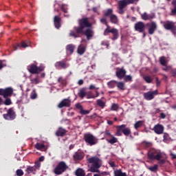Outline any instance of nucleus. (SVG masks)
<instances>
[{
    "label": "nucleus",
    "mask_w": 176,
    "mask_h": 176,
    "mask_svg": "<svg viewBox=\"0 0 176 176\" xmlns=\"http://www.w3.org/2000/svg\"><path fill=\"white\" fill-rule=\"evenodd\" d=\"M91 23L89 21V18L84 17L78 19V26L74 28V31L70 30L69 36L73 38H80V33L83 32L85 28H91Z\"/></svg>",
    "instance_id": "nucleus-1"
},
{
    "label": "nucleus",
    "mask_w": 176,
    "mask_h": 176,
    "mask_svg": "<svg viewBox=\"0 0 176 176\" xmlns=\"http://www.w3.org/2000/svg\"><path fill=\"white\" fill-rule=\"evenodd\" d=\"M88 162L91 164L90 167L91 173H100V168L102 165V161L98 157H91L88 159Z\"/></svg>",
    "instance_id": "nucleus-2"
},
{
    "label": "nucleus",
    "mask_w": 176,
    "mask_h": 176,
    "mask_svg": "<svg viewBox=\"0 0 176 176\" xmlns=\"http://www.w3.org/2000/svg\"><path fill=\"white\" fill-rule=\"evenodd\" d=\"M116 129L117 131L116 133V135L117 137H122V133L126 137H129V135H131V129L129 127L126 128V124L118 125L116 126Z\"/></svg>",
    "instance_id": "nucleus-3"
},
{
    "label": "nucleus",
    "mask_w": 176,
    "mask_h": 176,
    "mask_svg": "<svg viewBox=\"0 0 176 176\" xmlns=\"http://www.w3.org/2000/svg\"><path fill=\"white\" fill-rule=\"evenodd\" d=\"M68 170V165L65 162H60L54 169V173L56 175H61L63 173H65Z\"/></svg>",
    "instance_id": "nucleus-4"
},
{
    "label": "nucleus",
    "mask_w": 176,
    "mask_h": 176,
    "mask_svg": "<svg viewBox=\"0 0 176 176\" xmlns=\"http://www.w3.org/2000/svg\"><path fill=\"white\" fill-rule=\"evenodd\" d=\"M147 156L150 160H160L162 159V152L151 148L148 151Z\"/></svg>",
    "instance_id": "nucleus-5"
},
{
    "label": "nucleus",
    "mask_w": 176,
    "mask_h": 176,
    "mask_svg": "<svg viewBox=\"0 0 176 176\" xmlns=\"http://www.w3.org/2000/svg\"><path fill=\"white\" fill-rule=\"evenodd\" d=\"M84 140L87 144H89V145L93 146L96 145L98 142V139L97 138L94 137L91 133H86L84 135Z\"/></svg>",
    "instance_id": "nucleus-6"
},
{
    "label": "nucleus",
    "mask_w": 176,
    "mask_h": 176,
    "mask_svg": "<svg viewBox=\"0 0 176 176\" xmlns=\"http://www.w3.org/2000/svg\"><path fill=\"white\" fill-rule=\"evenodd\" d=\"M165 30H167V31H171L173 34H175L176 32V25L175 23L173 21H166L164 22H161Z\"/></svg>",
    "instance_id": "nucleus-7"
},
{
    "label": "nucleus",
    "mask_w": 176,
    "mask_h": 176,
    "mask_svg": "<svg viewBox=\"0 0 176 176\" xmlns=\"http://www.w3.org/2000/svg\"><path fill=\"white\" fill-rule=\"evenodd\" d=\"M16 116L17 115L16 114V111H14L13 108H10L7 111V113H4L3 115V119H5V120H14Z\"/></svg>",
    "instance_id": "nucleus-8"
},
{
    "label": "nucleus",
    "mask_w": 176,
    "mask_h": 176,
    "mask_svg": "<svg viewBox=\"0 0 176 176\" xmlns=\"http://www.w3.org/2000/svg\"><path fill=\"white\" fill-rule=\"evenodd\" d=\"M127 5H130L128 0H120L118 1V13L120 14H124V8H126Z\"/></svg>",
    "instance_id": "nucleus-9"
},
{
    "label": "nucleus",
    "mask_w": 176,
    "mask_h": 176,
    "mask_svg": "<svg viewBox=\"0 0 176 176\" xmlns=\"http://www.w3.org/2000/svg\"><path fill=\"white\" fill-rule=\"evenodd\" d=\"M109 33L113 34V38L112 40L113 41H116V39H118V38H119V32H118L117 29L113 28L111 30H109L108 28H106L104 30V35L107 36L108 35Z\"/></svg>",
    "instance_id": "nucleus-10"
},
{
    "label": "nucleus",
    "mask_w": 176,
    "mask_h": 176,
    "mask_svg": "<svg viewBox=\"0 0 176 176\" xmlns=\"http://www.w3.org/2000/svg\"><path fill=\"white\" fill-rule=\"evenodd\" d=\"M55 67L57 69H67L69 67V63H67L66 60L58 61L55 63Z\"/></svg>",
    "instance_id": "nucleus-11"
},
{
    "label": "nucleus",
    "mask_w": 176,
    "mask_h": 176,
    "mask_svg": "<svg viewBox=\"0 0 176 176\" xmlns=\"http://www.w3.org/2000/svg\"><path fill=\"white\" fill-rule=\"evenodd\" d=\"M135 31L138 32H144L145 31V23L142 21H139L135 24L134 26Z\"/></svg>",
    "instance_id": "nucleus-12"
},
{
    "label": "nucleus",
    "mask_w": 176,
    "mask_h": 176,
    "mask_svg": "<svg viewBox=\"0 0 176 176\" xmlns=\"http://www.w3.org/2000/svg\"><path fill=\"white\" fill-rule=\"evenodd\" d=\"M30 46H31V41H21V44L18 43L16 45H14V50H17V49H20V47H30Z\"/></svg>",
    "instance_id": "nucleus-13"
},
{
    "label": "nucleus",
    "mask_w": 176,
    "mask_h": 176,
    "mask_svg": "<svg viewBox=\"0 0 176 176\" xmlns=\"http://www.w3.org/2000/svg\"><path fill=\"white\" fill-rule=\"evenodd\" d=\"M13 94V89L12 87H8L5 89H1V96L4 97V98H8V97H10Z\"/></svg>",
    "instance_id": "nucleus-14"
},
{
    "label": "nucleus",
    "mask_w": 176,
    "mask_h": 176,
    "mask_svg": "<svg viewBox=\"0 0 176 176\" xmlns=\"http://www.w3.org/2000/svg\"><path fill=\"white\" fill-rule=\"evenodd\" d=\"M64 107H65L66 108H69V107H71V100H69V98L63 99L58 104V108H64Z\"/></svg>",
    "instance_id": "nucleus-15"
},
{
    "label": "nucleus",
    "mask_w": 176,
    "mask_h": 176,
    "mask_svg": "<svg viewBox=\"0 0 176 176\" xmlns=\"http://www.w3.org/2000/svg\"><path fill=\"white\" fill-rule=\"evenodd\" d=\"M80 35H85L87 41H90L93 38V30L90 28H87L86 30H82Z\"/></svg>",
    "instance_id": "nucleus-16"
},
{
    "label": "nucleus",
    "mask_w": 176,
    "mask_h": 176,
    "mask_svg": "<svg viewBox=\"0 0 176 176\" xmlns=\"http://www.w3.org/2000/svg\"><path fill=\"white\" fill-rule=\"evenodd\" d=\"M126 74H127V72L126 69H124V67H122L116 71V75L118 79H123L124 76H126Z\"/></svg>",
    "instance_id": "nucleus-17"
},
{
    "label": "nucleus",
    "mask_w": 176,
    "mask_h": 176,
    "mask_svg": "<svg viewBox=\"0 0 176 176\" xmlns=\"http://www.w3.org/2000/svg\"><path fill=\"white\" fill-rule=\"evenodd\" d=\"M60 16H61V14H60L59 16L56 15L54 17V27L57 30L61 28V17H60Z\"/></svg>",
    "instance_id": "nucleus-18"
},
{
    "label": "nucleus",
    "mask_w": 176,
    "mask_h": 176,
    "mask_svg": "<svg viewBox=\"0 0 176 176\" xmlns=\"http://www.w3.org/2000/svg\"><path fill=\"white\" fill-rule=\"evenodd\" d=\"M153 130L155 134H163V132L164 131V126L160 124H157L154 126Z\"/></svg>",
    "instance_id": "nucleus-19"
},
{
    "label": "nucleus",
    "mask_w": 176,
    "mask_h": 176,
    "mask_svg": "<svg viewBox=\"0 0 176 176\" xmlns=\"http://www.w3.org/2000/svg\"><path fill=\"white\" fill-rule=\"evenodd\" d=\"M156 93H157V91H148L144 94V97L145 100H147V101H151V100H153V98H155V94H156Z\"/></svg>",
    "instance_id": "nucleus-20"
},
{
    "label": "nucleus",
    "mask_w": 176,
    "mask_h": 176,
    "mask_svg": "<svg viewBox=\"0 0 176 176\" xmlns=\"http://www.w3.org/2000/svg\"><path fill=\"white\" fill-rule=\"evenodd\" d=\"M156 30H157V24L155 21H151L150 24V27L148 28V34L150 35H153Z\"/></svg>",
    "instance_id": "nucleus-21"
},
{
    "label": "nucleus",
    "mask_w": 176,
    "mask_h": 176,
    "mask_svg": "<svg viewBox=\"0 0 176 176\" xmlns=\"http://www.w3.org/2000/svg\"><path fill=\"white\" fill-rule=\"evenodd\" d=\"M28 71H29L30 74H38V66L32 63L28 66Z\"/></svg>",
    "instance_id": "nucleus-22"
},
{
    "label": "nucleus",
    "mask_w": 176,
    "mask_h": 176,
    "mask_svg": "<svg viewBox=\"0 0 176 176\" xmlns=\"http://www.w3.org/2000/svg\"><path fill=\"white\" fill-rule=\"evenodd\" d=\"M85 157V153L82 151H76L73 155L74 160H82Z\"/></svg>",
    "instance_id": "nucleus-23"
},
{
    "label": "nucleus",
    "mask_w": 176,
    "mask_h": 176,
    "mask_svg": "<svg viewBox=\"0 0 176 176\" xmlns=\"http://www.w3.org/2000/svg\"><path fill=\"white\" fill-rule=\"evenodd\" d=\"M76 108H77V109H79L80 113L81 115H89V113H90V111L89 110H85V109H83V106H82L80 104V103L76 104Z\"/></svg>",
    "instance_id": "nucleus-24"
},
{
    "label": "nucleus",
    "mask_w": 176,
    "mask_h": 176,
    "mask_svg": "<svg viewBox=\"0 0 176 176\" xmlns=\"http://www.w3.org/2000/svg\"><path fill=\"white\" fill-rule=\"evenodd\" d=\"M67 134V129L63 128V127H59L58 130L56 132V135L57 137H64Z\"/></svg>",
    "instance_id": "nucleus-25"
},
{
    "label": "nucleus",
    "mask_w": 176,
    "mask_h": 176,
    "mask_svg": "<svg viewBox=\"0 0 176 176\" xmlns=\"http://www.w3.org/2000/svg\"><path fill=\"white\" fill-rule=\"evenodd\" d=\"M142 146H143L144 149H147V148H152V146H153V143L144 140L142 142Z\"/></svg>",
    "instance_id": "nucleus-26"
},
{
    "label": "nucleus",
    "mask_w": 176,
    "mask_h": 176,
    "mask_svg": "<svg viewBox=\"0 0 176 176\" xmlns=\"http://www.w3.org/2000/svg\"><path fill=\"white\" fill-rule=\"evenodd\" d=\"M25 171L28 174H36V169L34 166H28L25 169Z\"/></svg>",
    "instance_id": "nucleus-27"
},
{
    "label": "nucleus",
    "mask_w": 176,
    "mask_h": 176,
    "mask_svg": "<svg viewBox=\"0 0 176 176\" xmlns=\"http://www.w3.org/2000/svg\"><path fill=\"white\" fill-rule=\"evenodd\" d=\"M86 88H82L81 89L79 90V92L78 93V97L83 100L85 97H86Z\"/></svg>",
    "instance_id": "nucleus-28"
},
{
    "label": "nucleus",
    "mask_w": 176,
    "mask_h": 176,
    "mask_svg": "<svg viewBox=\"0 0 176 176\" xmlns=\"http://www.w3.org/2000/svg\"><path fill=\"white\" fill-rule=\"evenodd\" d=\"M57 82L62 87L64 86H67V79L63 77H58Z\"/></svg>",
    "instance_id": "nucleus-29"
},
{
    "label": "nucleus",
    "mask_w": 176,
    "mask_h": 176,
    "mask_svg": "<svg viewBox=\"0 0 176 176\" xmlns=\"http://www.w3.org/2000/svg\"><path fill=\"white\" fill-rule=\"evenodd\" d=\"M66 50L67 52H69L70 54H72L74 53V50H75V45L72 44H69L66 46Z\"/></svg>",
    "instance_id": "nucleus-30"
},
{
    "label": "nucleus",
    "mask_w": 176,
    "mask_h": 176,
    "mask_svg": "<svg viewBox=\"0 0 176 176\" xmlns=\"http://www.w3.org/2000/svg\"><path fill=\"white\" fill-rule=\"evenodd\" d=\"M113 13V10H112L111 8H109L107 10L104 11V17H111Z\"/></svg>",
    "instance_id": "nucleus-31"
},
{
    "label": "nucleus",
    "mask_w": 176,
    "mask_h": 176,
    "mask_svg": "<svg viewBox=\"0 0 176 176\" xmlns=\"http://www.w3.org/2000/svg\"><path fill=\"white\" fill-rule=\"evenodd\" d=\"M76 176H85L86 175V173H85V170L80 168H78L76 170Z\"/></svg>",
    "instance_id": "nucleus-32"
},
{
    "label": "nucleus",
    "mask_w": 176,
    "mask_h": 176,
    "mask_svg": "<svg viewBox=\"0 0 176 176\" xmlns=\"http://www.w3.org/2000/svg\"><path fill=\"white\" fill-rule=\"evenodd\" d=\"M86 52V47H83V45H79L77 50V53L82 56Z\"/></svg>",
    "instance_id": "nucleus-33"
},
{
    "label": "nucleus",
    "mask_w": 176,
    "mask_h": 176,
    "mask_svg": "<svg viewBox=\"0 0 176 176\" xmlns=\"http://www.w3.org/2000/svg\"><path fill=\"white\" fill-rule=\"evenodd\" d=\"M148 170L151 171V173H156L157 170H159V166L157 164H155L153 166H147Z\"/></svg>",
    "instance_id": "nucleus-34"
},
{
    "label": "nucleus",
    "mask_w": 176,
    "mask_h": 176,
    "mask_svg": "<svg viewBox=\"0 0 176 176\" xmlns=\"http://www.w3.org/2000/svg\"><path fill=\"white\" fill-rule=\"evenodd\" d=\"M141 16H142V20H145V21L151 20L153 19V16H152V15H148L146 12L143 13Z\"/></svg>",
    "instance_id": "nucleus-35"
},
{
    "label": "nucleus",
    "mask_w": 176,
    "mask_h": 176,
    "mask_svg": "<svg viewBox=\"0 0 176 176\" xmlns=\"http://www.w3.org/2000/svg\"><path fill=\"white\" fill-rule=\"evenodd\" d=\"M117 87L119 90H126V87L124 86V82H117Z\"/></svg>",
    "instance_id": "nucleus-36"
},
{
    "label": "nucleus",
    "mask_w": 176,
    "mask_h": 176,
    "mask_svg": "<svg viewBox=\"0 0 176 176\" xmlns=\"http://www.w3.org/2000/svg\"><path fill=\"white\" fill-rule=\"evenodd\" d=\"M110 21L113 24H118V16L115 14H112L110 16Z\"/></svg>",
    "instance_id": "nucleus-37"
},
{
    "label": "nucleus",
    "mask_w": 176,
    "mask_h": 176,
    "mask_svg": "<svg viewBox=\"0 0 176 176\" xmlns=\"http://www.w3.org/2000/svg\"><path fill=\"white\" fill-rule=\"evenodd\" d=\"M172 5L173 6V9L171 10V15L176 16V0H173Z\"/></svg>",
    "instance_id": "nucleus-38"
},
{
    "label": "nucleus",
    "mask_w": 176,
    "mask_h": 176,
    "mask_svg": "<svg viewBox=\"0 0 176 176\" xmlns=\"http://www.w3.org/2000/svg\"><path fill=\"white\" fill-rule=\"evenodd\" d=\"M117 83H118V81L111 80L107 82V86L108 87H109V89H113V87L116 86Z\"/></svg>",
    "instance_id": "nucleus-39"
},
{
    "label": "nucleus",
    "mask_w": 176,
    "mask_h": 176,
    "mask_svg": "<svg viewBox=\"0 0 176 176\" xmlns=\"http://www.w3.org/2000/svg\"><path fill=\"white\" fill-rule=\"evenodd\" d=\"M107 142H109V144L113 145V144H116V142H118V138H116V137L112 135L111 139H110V140L107 139Z\"/></svg>",
    "instance_id": "nucleus-40"
},
{
    "label": "nucleus",
    "mask_w": 176,
    "mask_h": 176,
    "mask_svg": "<svg viewBox=\"0 0 176 176\" xmlns=\"http://www.w3.org/2000/svg\"><path fill=\"white\" fill-rule=\"evenodd\" d=\"M34 147L36 148V149H38V151H42V149H45V146L43 144L36 143Z\"/></svg>",
    "instance_id": "nucleus-41"
},
{
    "label": "nucleus",
    "mask_w": 176,
    "mask_h": 176,
    "mask_svg": "<svg viewBox=\"0 0 176 176\" xmlns=\"http://www.w3.org/2000/svg\"><path fill=\"white\" fill-rule=\"evenodd\" d=\"M143 124H144V121L140 120L135 123L134 127L137 130V129H140V127H142Z\"/></svg>",
    "instance_id": "nucleus-42"
},
{
    "label": "nucleus",
    "mask_w": 176,
    "mask_h": 176,
    "mask_svg": "<svg viewBox=\"0 0 176 176\" xmlns=\"http://www.w3.org/2000/svg\"><path fill=\"white\" fill-rule=\"evenodd\" d=\"M143 78L145 80V82H146V83H152V81L153 80L152 77L148 75L143 76Z\"/></svg>",
    "instance_id": "nucleus-43"
},
{
    "label": "nucleus",
    "mask_w": 176,
    "mask_h": 176,
    "mask_svg": "<svg viewBox=\"0 0 176 176\" xmlns=\"http://www.w3.org/2000/svg\"><path fill=\"white\" fill-rule=\"evenodd\" d=\"M96 104L98 107H100V108H102V109L105 107V102L100 99H98L96 101Z\"/></svg>",
    "instance_id": "nucleus-44"
},
{
    "label": "nucleus",
    "mask_w": 176,
    "mask_h": 176,
    "mask_svg": "<svg viewBox=\"0 0 176 176\" xmlns=\"http://www.w3.org/2000/svg\"><path fill=\"white\" fill-rule=\"evenodd\" d=\"M38 97V94H36V91L34 89L30 94L31 100H35Z\"/></svg>",
    "instance_id": "nucleus-45"
},
{
    "label": "nucleus",
    "mask_w": 176,
    "mask_h": 176,
    "mask_svg": "<svg viewBox=\"0 0 176 176\" xmlns=\"http://www.w3.org/2000/svg\"><path fill=\"white\" fill-rule=\"evenodd\" d=\"M160 63L161 65H163L164 67H165V65H166V64H167V61L166 60V57L162 56L160 58Z\"/></svg>",
    "instance_id": "nucleus-46"
},
{
    "label": "nucleus",
    "mask_w": 176,
    "mask_h": 176,
    "mask_svg": "<svg viewBox=\"0 0 176 176\" xmlns=\"http://www.w3.org/2000/svg\"><path fill=\"white\" fill-rule=\"evenodd\" d=\"M119 109V104L114 103L111 105V111H118Z\"/></svg>",
    "instance_id": "nucleus-47"
},
{
    "label": "nucleus",
    "mask_w": 176,
    "mask_h": 176,
    "mask_svg": "<svg viewBox=\"0 0 176 176\" xmlns=\"http://www.w3.org/2000/svg\"><path fill=\"white\" fill-rule=\"evenodd\" d=\"M124 82H131L133 80V77H131L130 75L125 76L124 77Z\"/></svg>",
    "instance_id": "nucleus-48"
},
{
    "label": "nucleus",
    "mask_w": 176,
    "mask_h": 176,
    "mask_svg": "<svg viewBox=\"0 0 176 176\" xmlns=\"http://www.w3.org/2000/svg\"><path fill=\"white\" fill-rule=\"evenodd\" d=\"M104 138H107V137H112V134H111L109 130H106L104 131Z\"/></svg>",
    "instance_id": "nucleus-49"
},
{
    "label": "nucleus",
    "mask_w": 176,
    "mask_h": 176,
    "mask_svg": "<svg viewBox=\"0 0 176 176\" xmlns=\"http://www.w3.org/2000/svg\"><path fill=\"white\" fill-rule=\"evenodd\" d=\"M30 82L33 85H38L39 83V78H35L34 79H31Z\"/></svg>",
    "instance_id": "nucleus-50"
},
{
    "label": "nucleus",
    "mask_w": 176,
    "mask_h": 176,
    "mask_svg": "<svg viewBox=\"0 0 176 176\" xmlns=\"http://www.w3.org/2000/svg\"><path fill=\"white\" fill-rule=\"evenodd\" d=\"M16 174L18 176H23V175H24V172L21 169H18L16 171Z\"/></svg>",
    "instance_id": "nucleus-51"
},
{
    "label": "nucleus",
    "mask_w": 176,
    "mask_h": 176,
    "mask_svg": "<svg viewBox=\"0 0 176 176\" xmlns=\"http://www.w3.org/2000/svg\"><path fill=\"white\" fill-rule=\"evenodd\" d=\"M4 105H12V100L10 98H6L4 101Z\"/></svg>",
    "instance_id": "nucleus-52"
},
{
    "label": "nucleus",
    "mask_w": 176,
    "mask_h": 176,
    "mask_svg": "<svg viewBox=\"0 0 176 176\" xmlns=\"http://www.w3.org/2000/svg\"><path fill=\"white\" fill-rule=\"evenodd\" d=\"M85 96L87 97V100H90V98H96V96H94V95H93L91 93L86 94Z\"/></svg>",
    "instance_id": "nucleus-53"
},
{
    "label": "nucleus",
    "mask_w": 176,
    "mask_h": 176,
    "mask_svg": "<svg viewBox=\"0 0 176 176\" xmlns=\"http://www.w3.org/2000/svg\"><path fill=\"white\" fill-rule=\"evenodd\" d=\"M4 67H6V63L5 60H0V69H2Z\"/></svg>",
    "instance_id": "nucleus-54"
},
{
    "label": "nucleus",
    "mask_w": 176,
    "mask_h": 176,
    "mask_svg": "<svg viewBox=\"0 0 176 176\" xmlns=\"http://www.w3.org/2000/svg\"><path fill=\"white\" fill-rule=\"evenodd\" d=\"M34 168H41V162L39 161H36L34 163Z\"/></svg>",
    "instance_id": "nucleus-55"
},
{
    "label": "nucleus",
    "mask_w": 176,
    "mask_h": 176,
    "mask_svg": "<svg viewBox=\"0 0 176 176\" xmlns=\"http://www.w3.org/2000/svg\"><path fill=\"white\" fill-rule=\"evenodd\" d=\"M61 10H63L64 13H68V8H67L65 5H62Z\"/></svg>",
    "instance_id": "nucleus-56"
},
{
    "label": "nucleus",
    "mask_w": 176,
    "mask_h": 176,
    "mask_svg": "<svg viewBox=\"0 0 176 176\" xmlns=\"http://www.w3.org/2000/svg\"><path fill=\"white\" fill-rule=\"evenodd\" d=\"M170 156H171L172 160H174L176 159V154L174 153L173 152L170 151Z\"/></svg>",
    "instance_id": "nucleus-57"
},
{
    "label": "nucleus",
    "mask_w": 176,
    "mask_h": 176,
    "mask_svg": "<svg viewBox=\"0 0 176 176\" xmlns=\"http://www.w3.org/2000/svg\"><path fill=\"white\" fill-rule=\"evenodd\" d=\"M158 163L160 166H163L164 164H166V160H158Z\"/></svg>",
    "instance_id": "nucleus-58"
},
{
    "label": "nucleus",
    "mask_w": 176,
    "mask_h": 176,
    "mask_svg": "<svg viewBox=\"0 0 176 176\" xmlns=\"http://www.w3.org/2000/svg\"><path fill=\"white\" fill-rule=\"evenodd\" d=\"M100 23H102V24H104L105 25H107V24L108 23L107 22V19H105V18H102L100 19Z\"/></svg>",
    "instance_id": "nucleus-59"
},
{
    "label": "nucleus",
    "mask_w": 176,
    "mask_h": 176,
    "mask_svg": "<svg viewBox=\"0 0 176 176\" xmlns=\"http://www.w3.org/2000/svg\"><path fill=\"white\" fill-rule=\"evenodd\" d=\"M43 69H45L43 67H37V74H40Z\"/></svg>",
    "instance_id": "nucleus-60"
},
{
    "label": "nucleus",
    "mask_w": 176,
    "mask_h": 176,
    "mask_svg": "<svg viewBox=\"0 0 176 176\" xmlns=\"http://www.w3.org/2000/svg\"><path fill=\"white\" fill-rule=\"evenodd\" d=\"M171 74L173 78H176V69H173L171 70Z\"/></svg>",
    "instance_id": "nucleus-61"
},
{
    "label": "nucleus",
    "mask_w": 176,
    "mask_h": 176,
    "mask_svg": "<svg viewBox=\"0 0 176 176\" xmlns=\"http://www.w3.org/2000/svg\"><path fill=\"white\" fill-rule=\"evenodd\" d=\"M155 82H156V85H157V87H159V86H160V83H161L160 80H159V78H157V77L155 78Z\"/></svg>",
    "instance_id": "nucleus-62"
},
{
    "label": "nucleus",
    "mask_w": 176,
    "mask_h": 176,
    "mask_svg": "<svg viewBox=\"0 0 176 176\" xmlns=\"http://www.w3.org/2000/svg\"><path fill=\"white\" fill-rule=\"evenodd\" d=\"M129 3H137L140 0H127Z\"/></svg>",
    "instance_id": "nucleus-63"
},
{
    "label": "nucleus",
    "mask_w": 176,
    "mask_h": 176,
    "mask_svg": "<svg viewBox=\"0 0 176 176\" xmlns=\"http://www.w3.org/2000/svg\"><path fill=\"white\" fill-rule=\"evenodd\" d=\"M160 118L161 119H166V114L164 113H161L160 116Z\"/></svg>",
    "instance_id": "nucleus-64"
}]
</instances>
